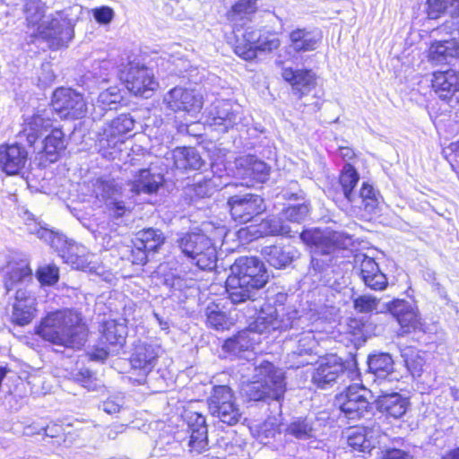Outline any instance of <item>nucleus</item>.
<instances>
[{
    "label": "nucleus",
    "mask_w": 459,
    "mask_h": 459,
    "mask_svg": "<svg viewBox=\"0 0 459 459\" xmlns=\"http://www.w3.org/2000/svg\"><path fill=\"white\" fill-rule=\"evenodd\" d=\"M380 459H413V456L407 451L398 448H388L382 452Z\"/></svg>",
    "instance_id": "nucleus-64"
},
{
    "label": "nucleus",
    "mask_w": 459,
    "mask_h": 459,
    "mask_svg": "<svg viewBox=\"0 0 459 459\" xmlns=\"http://www.w3.org/2000/svg\"><path fill=\"white\" fill-rule=\"evenodd\" d=\"M439 33L446 32L454 35L455 31H457L459 35V7L456 14L452 16L451 21L446 22L442 26L437 30Z\"/></svg>",
    "instance_id": "nucleus-63"
},
{
    "label": "nucleus",
    "mask_w": 459,
    "mask_h": 459,
    "mask_svg": "<svg viewBox=\"0 0 459 459\" xmlns=\"http://www.w3.org/2000/svg\"><path fill=\"white\" fill-rule=\"evenodd\" d=\"M36 278L42 285L52 286L59 280L58 267L55 264L39 267L36 271Z\"/></svg>",
    "instance_id": "nucleus-57"
},
{
    "label": "nucleus",
    "mask_w": 459,
    "mask_h": 459,
    "mask_svg": "<svg viewBox=\"0 0 459 459\" xmlns=\"http://www.w3.org/2000/svg\"><path fill=\"white\" fill-rule=\"evenodd\" d=\"M61 118L79 119L85 116L87 104L82 94L71 88H58L52 96L51 107Z\"/></svg>",
    "instance_id": "nucleus-11"
},
{
    "label": "nucleus",
    "mask_w": 459,
    "mask_h": 459,
    "mask_svg": "<svg viewBox=\"0 0 459 459\" xmlns=\"http://www.w3.org/2000/svg\"><path fill=\"white\" fill-rule=\"evenodd\" d=\"M377 408L387 417L402 418L409 407V400L399 393L382 394L376 400Z\"/></svg>",
    "instance_id": "nucleus-32"
},
{
    "label": "nucleus",
    "mask_w": 459,
    "mask_h": 459,
    "mask_svg": "<svg viewBox=\"0 0 459 459\" xmlns=\"http://www.w3.org/2000/svg\"><path fill=\"white\" fill-rule=\"evenodd\" d=\"M354 269L358 271L360 280L367 288L373 290H383L386 288L387 278L372 257L361 253L357 254L354 256Z\"/></svg>",
    "instance_id": "nucleus-16"
},
{
    "label": "nucleus",
    "mask_w": 459,
    "mask_h": 459,
    "mask_svg": "<svg viewBox=\"0 0 459 459\" xmlns=\"http://www.w3.org/2000/svg\"><path fill=\"white\" fill-rule=\"evenodd\" d=\"M91 191L98 200L106 204L116 197H121L122 187L114 178L100 177L91 181Z\"/></svg>",
    "instance_id": "nucleus-39"
},
{
    "label": "nucleus",
    "mask_w": 459,
    "mask_h": 459,
    "mask_svg": "<svg viewBox=\"0 0 459 459\" xmlns=\"http://www.w3.org/2000/svg\"><path fill=\"white\" fill-rule=\"evenodd\" d=\"M208 409L212 417L229 426L237 424L242 413L233 391L228 385H215L208 398Z\"/></svg>",
    "instance_id": "nucleus-9"
},
{
    "label": "nucleus",
    "mask_w": 459,
    "mask_h": 459,
    "mask_svg": "<svg viewBox=\"0 0 459 459\" xmlns=\"http://www.w3.org/2000/svg\"><path fill=\"white\" fill-rule=\"evenodd\" d=\"M431 83L437 96L446 100L459 91V75L454 70L437 71L433 74Z\"/></svg>",
    "instance_id": "nucleus-33"
},
{
    "label": "nucleus",
    "mask_w": 459,
    "mask_h": 459,
    "mask_svg": "<svg viewBox=\"0 0 459 459\" xmlns=\"http://www.w3.org/2000/svg\"><path fill=\"white\" fill-rule=\"evenodd\" d=\"M198 246L195 248V253L190 255L187 261L204 271H211L216 267L217 252L212 239L206 235L201 233L198 238Z\"/></svg>",
    "instance_id": "nucleus-29"
},
{
    "label": "nucleus",
    "mask_w": 459,
    "mask_h": 459,
    "mask_svg": "<svg viewBox=\"0 0 459 459\" xmlns=\"http://www.w3.org/2000/svg\"><path fill=\"white\" fill-rule=\"evenodd\" d=\"M187 432L189 433L188 451L199 455L208 449V429L205 417L196 411L186 415Z\"/></svg>",
    "instance_id": "nucleus-19"
},
{
    "label": "nucleus",
    "mask_w": 459,
    "mask_h": 459,
    "mask_svg": "<svg viewBox=\"0 0 459 459\" xmlns=\"http://www.w3.org/2000/svg\"><path fill=\"white\" fill-rule=\"evenodd\" d=\"M254 322L248 328L238 332L236 335L227 339L223 343V350L227 352L238 355L241 351L252 349L260 342L257 333H270L271 331H286L297 327L301 321L298 316V311L286 308L282 305L273 307L265 305L257 308L255 306Z\"/></svg>",
    "instance_id": "nucleus-2"
},
{
    "label": "nucleus",
    "mask_w": 459,
    "mask_h": 459,
    "mask_svg": "<svg viewBox=\"0 0 459 459\" xmlns=\"http://www.w3.org/2000/svg\"><path fill=\"white\" fill-rule=\"evenodd\" d=\"M424 355L413 349H407L402 352L405 366L413 377H420L423 373L426 363Z\"/></svg>",
    "instance_id": "nucleus-47"
},
{
    "label": "nucleus",
    "mask_w": 459,
    "mask_h": 459,
    "mask_svg": "<svg viewBox=\"0 0 459 459\" xmlns=\"http://www.w3.org/2000/svg\"><path fill=\"white\" fill-rule=\"evenodd\" d=\"M368 366L369 372L377 379L387 380L389 382L398 380V377L394 376V359L389 353L378 352L370 354L368 357Z\"/></svg>",
    "instance_id": "nucleus-35"
},
{
    "label": "nucleus",
    "mask_w": 459,
    "mask_h": 459,
    "mask_svg": "<svg viewBox=\"0 0 459 459\" xmlns=\"http://www.w3.org/2000/svg\"><path fill=\"white\" fill-rule=\"evenodd\" d=\"M232 219L238 223L251 221L255 216L265 211L264 199L250 193L234 195L228 199Z\"/></svg>",
    "instance_id": "nucleus-12"
},
{
    "label": "nucleus",
    "mask_w": 459,
    "mask_h": 459,
    "mask_svg": "<svg viewBox=\"0 0 459 459\" xmlns=\"http://www.w3.org/2000/svg\"><path fill=\"white\" fill-rule=\"evenodd\" d=\"M41 149L51 162L56 161L60 152L65 149V134L63 131L58 127L53 126L49 130V134L42 141Z\"/></svg>",
    "instance_id": "nucleus-43"
},
{
    "label": "nucleus",
    "mask_w": 459,
    "mask_h": 459,
    "mask_svg": "<svg viewBox=\"0 0 459 459\" xmlns=\"http://www.w3.org/2000/svg\"><path fill=\"white\" fill-rule=\"evenodd\" d=\"M281 76L291 85L292 93L299 99L307 95L316 88V75L311 70H293L283 67Z\"/></svg>",
    "instance_id": "nucleus-28"
},
{
    "label": "nucleus",
    "mask_w": 459,
    "mask_h": 459,
    "mask_svg": "<svg viewBox=\"0 0 459 459\" xmlns=\"http://www.w3.org/2000/svg\"><path fill=\"white\" fill-rule=\"evenodd\" d=\"M135 120L131 114H120L103 128L100 135L102 146L115 147L118 143H124L134 128Z\"/></svg>",
    "instance_id": "nucleus-22"
},
{
    "label": "nucleus",
    "mask_w": 459,
    "mask_h": 459,
    "mask_svg": "<svg viewBox=\"0 0 459 459\" xmlns=\"http://www.w3.org/2000/svg\"><path fill=\"white\" fill-rule=\"evenodd\" d=\"M200 235V232H185L178 235L175 245L186 260L195 253Z\"/></svg>",
    "instance_id": "nucleus-51"
},
{
    "label": "nucleus",
    "mask_w": 459,
    "mask_h": 459,
    "mask_svg": "<svg viewBox=\"0 0 459 459\" xmlns=\"http://www.w3.org/2000/svg\"><path fill=\"white\" fill-rule=\"evenodd\" d=\"M87 333L81 315L71 309L48 313L36 328V333L43 340L74 350H80L84 345Z\"/></svg>",
    "instance_id": "nucleus-4"
},
{
    "label": "nucleus",
    "mask_w": 459,
    "mask_h": 459,
    "mask_svg": "<svg viewBox=\"0 0 459 459\" xmlns=\"http://www.w3.org/2000/svg\"><path fill=\"white\" fill-rule=\"evenodd\" d=\"M226 291L232 304L254 303L269 280L264 264L255 256H240L230 266Z\"/></svg>",
    "instance_id": "nucleus-3"
},
{
    "label": "nucleus",
    "mask_w": 459,
    "mask_h": 459,
    "mask_svg": "<svg viewBox=\"0 0 459 459\" xmlns=\"http://www.w3.org/2000/svg\"><path fill=\"white\" fill-rule=\"evenodd\" d=\"M321 39L318 29L298 28L290 33V46L296 52L315 50Z\"/></svg>",
    "instance_id": "nucleus-34"
},
{
    "label": "nucleus",
    "mask_w": 459,
    "mask_h": 459,
    "mask_svg": "<svg viewBox=\"0 0 459 459\" xmlns=\"http://www.w3.org/2000/svg\"><path fill=\"white\" fill-rule=\"evenodd\" d=\"M316 363L318 366L312 374V382L318 388L332 386L345 373V364L336 354L321 356Z\"/></svg>",
    "instance_id": "nucleus-15"
},
{
    "label": "nucleus",
    "mask_w": 459,
    "mask_h": 459,
    "mask_svg": "<svg viewBox=\"0 0 459 459\" xmlns=\"http://www.w3.org/2000/svg\"><path fill=\"white\" fill-rule=\"evenodd\" d=\"M94 19L101 24H108L114 18V11L108 6H101L92 10Z\"/></svg>",
    "instance_id": "nucleus-61"
},
{
    "label": "nucleus",
    "mask_w": 459,
    "mask_h": 459,
    "mask_svg": "<svg viewBox=\"0 0 459 459\" xmlns=\"http://www.w3.org/2000/svg\"><path fill=\"white\" fill-rule=\"evenodd\" d=\"M370 390L361 385H349L345 392L337 398L339 408L344 416L351 420L369 419L374 415V405L370 401Z\"/></svg>",
    "instance_id": "nucleus-7"
},
{
    "label": "nucleus",
    "mask_w": 459,
    "mask_h": 459,
    "mask_svg": "<svg viewBox=\"0 0 459 459\" xmlns=\"http://www.w3.org/2000/svg\"><path fill=\"white\" fill-rule=\"evenodd\" d=\"M28 161V152L20 143L0 147V165L7 175L19 174Z\"/></svg>",
    "instance_id": "nucleus-27"
},
{
    "label": "nucleus",
    "mask_w": 459,
    "mask_h": 459,
    "mask_svg": "<svg viewBox=\"0 0 459 459\" xmlns=\"http://www.w3.org/2000/svg\"><path fill=\"white\" fill-rule=\"evenodd\" d=\"M242 116L238 109H234L230 101L221 100L213 102L210 109L206 123L214 126L216 130L226 133L230 128L238 125Z\"/></svg>",
    "instance_id": "nucleus-18"
},
{
    "label": "nucleus",
    "mask_w": 459,
    "mask_h": 459,
    "mask_svg": "<svg viewBox=\"0 0 459 459\" xmlns=\"http://www.w3.org/2000/svg\"><path fill=\"white\" fill-rule=\"evenodd\" d=\"M247 231L251 239H255L266 236L288 235L290 228L283 221L281 215H271L257 224L249 225Z\"/></svg>",
    "instance_id": "nucleus-31"
},
{
    "label": "nucleus",
    "mask_w": 459,
    "mask_h": 459,
    "mask_svg": "<svg viewBox=\"0 0 459 459\" xmlns=\"http://www.w3.org/2000/svg\"><path fill=\"white\" fill-rule=\"evenodd\" d=\"M37 32L51 48L57 49L67 46L73 39L74 23L64 12H59L49 21L39 24Z\"/></svg>",
    "instance_id": "nucleus-10"
},
{
    "label": "nucleus",
    "mask_w": 459,
    "mask_h": 459,
    "mask_svg": "<svg viewBox=\"0 0 459 459\" xmlns=\"http://www.w3.org/2000/svg\"><path fill=\"white\" fill-rule=\"evenodd\" d=\"M117 65L113 60H95L90 70L83 75L84 81H93L95 83L108 82L117 74Z\"/></svg>",
    "instance_id": "nucleus-41"
},
{
    "label": "nucleus",
    "mask_w": 459,
    "mask_h": 459,
    "mask_svg": "<svg viewBox=\"0 0 459 459\" xmlns=\"http://www.w3.org/2000/svg\"><path fill=\"white\" fill-rule=\"evenodd\" d=\"M457 0H427L428 16L429 19H437L448 6L454 5Z\"/></svg>",
    "instance_id": "nucleus-59"
},
{
    "label": "nucleus",
    "mask_w": 459,
    "mask_h": 459,
    "mask_svg": "<svg viewBox=\"0 0 459 459\" xmlns=\"http://www.w3.org/2000/svg\"><path fill=\"white\" fill-rule=\"evenodd\" d=\"M219 180L220 178L215 176L209 178H204L195 183L189 190L195 197H209L221 187V184L218 183Z\"/></svg>",
    "instance_id": "nucleus-50"
},
{
    "label": "nucleus",
    "mask_w": 459,
    "mask_h": 459,
    "mask_svg": "<svg viewBox=\"0 0 459 459\" xmlns=\"http://www.w3.org/2000/svg\"><path fill=\"white\" fill-rule=\"evenodd\" d=\"M310 211V204L307 202L290 205L285 208L281 213L283 221L286 220L290 222L301 223L308 216Z\"/></svg>",
    "instance_id": "nucleus-54"
},
{
    "label": "nucleus",
    "mask_w": 459,
    "mask_h": 459,
    "mask_svg": "<svg viewBox=\"0 0 459 459\" xmlns=\"http://www.w3.org/2000/svg\"><path fill=\"white\" fill-rule=\"evenodd\" d=\"M271 168L263 160L250 156L247 160L246 174L255 182L264 183L269 178Z\"/></svg>",
    "instance_id": "nucleus-48"
},
{
    "label": "nucleus",
    "mask_w": 459,
    "mask_h": 459,
    "mask_svg": "<svg viewBox=\"0 0 459 459\" xmlns=\"http://www.w3.org/2000/svg\"><path fill=\"white\" fill-rule=\"evenodd\" d=\"M174 165L180 170H197L204 166L199 152L194 147H178L172 152Z\"/></svg>",
    "instance_id": "nucleus-37"
},
{
    "label": "nucleus",
    "mask_w": 459,
    "mask_h": 459,
    "mask_svg": "<svg viewBox=\"0 0 459 459\" xmlns=\"http://www.w3.org/2000/svg\"><path fill=\"white\" fill-rule=\"evenodd\" d=\"M163 103L174 112L195 116L201 111L204 101L203 96L195 90L178 86L164 95Z\"/></svg>",
    "instance_id": "nucleus-13"
},
{
    "label": "nucleus",
    "mask_w": 459,
    "mask_h": 459,
    "mask_svg": "<svg viewBox=\"0 0 459 459\" xmlns=\"http://www.w3.org/2000/svg\"><path fill=\"white\" fill-rule=\"evenodd\" d=\"M455 38L434 41L429 49V58L435 65L450 63L455 59Z\"/></svg>",
    "instance_id": "nucleus-44"
},
{
    "label": "nucleus",
    "mask_w": 459,
    "mask_h": 459,
    "mask_svg": "<svg viewBox=\"0 0 459 459\" xmlns=\"http://www.w3.org/2000/svg\"><path fill=\"white\" fill-rule=\"evenodd\" d=\"M117 76L131 93L145 99L150 98L159 85L152 70L135 62H128L118 69Z\"/></svg>",
    "instance_id": "nucleus-8"
},
{
    "label": "nucleus",
    "mask_w": 459,
    "mask_h": 459,
    "mask_svg": "<svg viewBox=\"0 0 459 459\" xmlns=\"http://www.w3.org/2000/svg\"><path fill=\"white\" fill-rule=\"evenodd\" d=\"M318 420L313 417L295 418L286 428L285 432L297 439L307 440L316 437Z\"/></svg>",
    "instance_id": "nucleus-40"
},
{
    "label": "nucleus",
    "mask_w": 459,
    "mask_h": 459,
    "mask_svg": "<svg viewBox=\"0 0 459 459\" xmlns=\"http://www.w3.org/2000/svg\"><path fill=\"white\" fill-rule=\"evenodd\" d=\"M24 13L29 26H39L45 14V4L41 0H26Z\"/></svg>",
    "instance_id": "nucleus-53"
},
{
    "label": "nucleus",
    "mask_w": 459,
    "mask_h": 459,
    "mask_svg": "<svg viewBox=\"0 0 459 459\" xmlns=\"http://www.w3.org/2000/svg\"><path fill=\"white\" fill-rule=\"evenodd\" d=\"M164 283L170 290L183 291L191 288L194 281L192 279H186L178 274H171L165 278Z\"/></svg>",
    "instance_id": "nucleus-60"
},
{
    "label": "nucleus",
    "mask_w": 459,
    "mask_h": 459,
    "mask_svg": "<svg viewBox=\"0 0 459 459\" xmlns=\"http://www.w3.org/2000/svg\"><path fill=\"white\" fill-rule=\"evenodd\" d=\"M206 324L216 330H223L228 325V317L219 304L211 303L205 308Z\"/></svg>",
    "instance_id": "nucleus-49"
},
{
    "label": "nucleus",
    "mask_w": 459,
    "mask_h": 459,
    "mask_svg": "<svg viewBox=\"0 0 459 459\" xmlns=\"http://www.w3.org/2000/svg\"><path fill=\"white\" fill-rule=\"evenodd\" d=\"M164 176L152 169H142L136 171L129 181L130 191L134 195L156 194L163 186Z\"/></svg>",
    "instance_id": "nucleus-26"
},
{
    "label": "nucleus",
    "mask_w": 459,
    "mask_h": 459,
    "mask_svg": "<svg viewBox=\"0 0 459 459\" xmlns=\"http://www.w3.org/2000/svg\"><path fill=\"white\" fill-rule=\"evenodd\" d=\"M71 375L74 382L80 384L88 391H96L100 386L94 374L88 368H81Z\"/></svg>",
    "instance_id": "nucleus-56"
},
{
    "label": "nucleus",
    "mask_w": 459,
    "mask_h": 459,
    "mask_svg": "<svg viewBox=\"0 0 459 459\" xmlns=\"http://www.w3.org/2000/svg\"><path fill=\"white\" fill-rule=\"evenodd\" d=\"M53 108H37L31 115L23 116L20 138H25L30 146L53 127Z\"/></svg>",
    "instance_id": "nucleus-14"
},
{
    "label": "nucleus",
    "mask_w": 459,
    "mask_h": 459,
    "mask_svg": "<svg viewBox=\"0 0 459 459\" xmlns=\"http://www.w3.org/2000/svg\"><path fill=\"white\" fill-rule=\"evenodd\" d=\"M236 33V45L234 52L246 61H252L260 53H270L280 47L281 41L275 32L247 27L239 35Z\"/></svg>",
    "instance_id": "nucleus-5"
},
{
    "label": "nucleus",
    "mask_w": 459,
    "mask_h": 459,
    "mask_svg": "<svg viewBox=\"0 0 459 459\" xmlns=\"http://www.w3.org/2000/svg\"><path fill=\"white\" fill-rule=\"evenodd\" d=\"M158 351L157 348L152 344L145 342L137 343L133 351L130 358V364L134 371L138 370V377L130 379L138 385L145 382L147 375L153 369L157 363Z\"/></svg>",
    "instance_id": "nucleus-17"
},
{
    "label": "nucleus",
    "mask_w": 459,
    "mask_h": 459,
    "mask_svg": "<svg viewBox=\"0 0 459 459\" xmlns=\"http://www.w3.org/2000/svg\"><path fill=\"white\" fill-rule=\"evenodd\" d=\"M381 199L380 193L368 182H363L361 187L357 194V199L350 202V205L363 208L367 212H376Z\"/></svg>",
    "instance_id": "nucleus-42"
},
{
    "label": "nucleus",
    "mask_w": 459,
    "mask_h": 459,
    "mask_svg": "<svg viewBox=\"0 0 459 459\" xmlns=\"http://www.w3.org/2000/svg\"><path fill=\"white\" fill-rule=\"evenodd\" d=\"M380 300L371 295H359L353 299V308L359 314H370L378 311Z\"/></svg>",
    "instance_id": "nucleus-55"
},
{
    "label": "nucleus",
    "mask_w": 459,
    "mask_h": 459,
    "mask_svg": "<svg viewBox=\"0 0 459 459\" xmlns=\"http://www.w3.org/2000/svg\"><path fill=\"white\" fill-rule=\"evenodd\" d=\"M38 238L57 251L73 267L82 270L85 268V261L72 254L74 247L68 243L64 235L44 227L38 231Z\"/></svg>",
    "instance_id": "nucleus-24"
},
{
    "label": "nucleus",
    "mask_w": 459,
    "mask_h": 459,
    "mask_svg": "<svg viewBox=\"0 0 459 459\" xmlns=\"http://www.w3.org/2000/svg\"><path fill=\"white\" fill-rule=\"evenodd\" d=\"M301 238L314 246L311 257V268L315 273H322L326 268L338 264L341 254L348 252L339 243L340 235L333 233L324 236L319 232L304 231Z\"/></svg>",
    "instance_id": "nucleus-6"
},
{
    "label": "nucleus",
    "mask_w": 459,
    "mask_h": 459,
    "mask_svg": "<svg viewBox=\"0 0 459 459\" xmlns=\"http://www.w3.org/2000/svg\"><path fill=\"white\" fill-rule=\"evenodd\" d=\"M36 299L25 288L19 287L13 305L12 322L17 325L30 324L35 316Z\"/></svg>",
    "instance_id": "nucleus-25"
},
{
    "label": "nucleus",
    "mask_w": 459,
    "mask_h": 459,
    "mask_svg": "<svg viewBox=\"0 0 459 459\" xmlns=\"http://www.w3.org/2000/svg\"><path fill=\"white\" fill-rule=\"evenodd\" d=\"M32 280V271L25 261L11 264L7 266L4 275L6 291L18 288Z\"/></svg>",
    "instance_id": "nucleus-38"
},
{
    "label": "nucleus",
    "mask_w": 459,
    "mask_h": 459,
    "mask_svg": "<svg viewBox=\"0 0 459 459\" xmlns=\"http://www.w3.org/2000/svg\"><path fill=\"white\" fill-rule=\"evenodd\" d=\"M255 370L260 379L247 384L244 392L250 401L267 403L270 414L258 429L260 442L267 443L279 433L286 382L284 372L269 361L262 362Z\"/></svg>",
    "instance_id": "nucleus-1"
},
{
    "label": "nucleus",
    "mask_w": 459,
    "mask_h": 459,
    "mask_svg": "<svg viewBox=\"0 0 459 459\" xmlns=\"http://www.w3.org/2000/svg\"><path fill=\"white\" fill-rule=\"evenodd\" d=\"M122 100L120 89L111 86L99 94L97 105L102 109H116Z\"/></svg>",
    "instance_id": "nucleus-52"
},
{
    "label": "nucleus",
    "mask_w": 459,
    "mask_h": 459,
    "mask_svg": "<svg viewBox=\"0 0 459 459\" xmlns=\"http://www.w3.org/2000/svg\"><path fill=\"white\" fill-rule=\"evenodd\" d=\"M379 431V426L358 427L351 429L348 435V445L355 450L370 451L376 446V436Z\"/></svg>",
    "instance_id": "nucleus-36"
},
{
    "label": "nucleus",
    "mask_w": 459,
    "mask_h": 459,
    "mask_svg": "<svg viewBox=\"0 0 459 459\" xmlns=\"http://www.w3.org/2000/svg\"><path fill=\"white\" fill-rule=\"evenodd\" d=\"M385 307L399 323L402 334L421 328L422 325L418 311L409 301L394 299L386 303Z\"/></svg>",
    "instance_id": "nucleus-23"
},
{
    "label": "nucleus",
    "mask_w": 459,
    "mask_h": 459,
    "mask_svg": "<svg viewBox=\"0 0 459 459\" xmlns=\"http://www.w3.org/2000/svg\"><path fill=\"white\" fill-rule=\"evenodd\" d=\"M261 255L271 266L282 269L299 256V252L290 245L276 244L264 247Z\"/></svg>",
    "instance_id": "nucleus-30"
},
{
    "label": "nucleus",
    "mask_w": 459,
    "mask_h": 459,
    "mask_svg": "<svg viewBox=\"0 0 459 459\" xmlns=\"http://www.w3.org/2000/svg\"><path fill=\"white\" fill-rule=\"evenodd\" d=\"M159 234H163L160 230L153 228L143 229L136 234V245L141 247V244H146L148 241L153 240L154 238H157Z\"/></svg>",
    "instance_id": "nucleus-62"
},
{
    "label": "nucleus",
    "mask_w": 459,
    "mask_h": 459,
    "mask_svg": "<svg viewBox=\"0 0 459 459\" xmlns=\"http://www.w3.org/2000/svg\"><path fill=\"white\" fill-rule=\"evenodd\" d=\"M257 10V0H238L229 13L230 20L235 26L238 22L250 20V16Z\"/></svg>",
    "instance_id": "nucleus-46"
},
{
    "label": "nucleus",
    "mask_w": 459,
    "mask_h": 459,
    "mask_svg": "<svg viewBox=\"0 0 459 459\" xmlns=\"http://www.w3.org/2000/svg\"><path fill=\"white\" fill-rule=\"evenodd\" d=\"M359 175L356 169L346 163L340 173L335 195L333 200L342 209L346 210L350 205V202L357 199V193L354 188L358 185Z\"/></svg>",
    "instance_id": "nucleus-21"
},
{
    "label": "nucleus",
    "mask_w": 459,
    "mask_h": 459,
    "mask_svg": "<svg viewBox=\"0 0 459 459\" xmlns=\"http://www.w3.org/2000/svg\"><path fill=\"white\" fill-rule=\"evenodd\" d=\"M102 338L110 345L123 346L126 342L127 329L125 324L116 320H108L102 325Z\"/></svg>",
    "instance_id": "nucleus-45"
},
{
    "label": "nucleus",
    "mask_w": 459,
    "mask_h": 459,
    "mask_svg": "<svg viewBox=\"0 0 459 459\" xmlns=\"http://www.w3.org/2000/svg\"><path fill=\"white\" fill-rule=\"evenodd\" d=\"M318 343L312 331L304 332L299 335L296 349L289 356V361L292 368H301L313 365L317 362L319 357L317 351Z\"/></svg>",
    "instance_id": "nucleus-20"
},
{
    "label": "nucleus",
    "mask_w": 459,
    "mask_h": 459,
    "mask_svg": "<svg viewBox=\"0 0 459 459\" xmlns=\"http://www.w3.org/2000/svg\"><path fill=\"white\" fill-rule=\"evenodd\" d=\"M128 254H124V257L130 261L133 264L143 265L147 263L149 254L146 250L136 245V241H134L133 247H129L126 250Z\"/></svg>",
    "instance_id": "nucleus-58"
}]
</instances>
